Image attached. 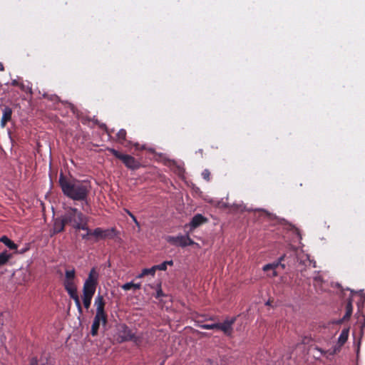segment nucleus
<instances>
[{"instance_id": "4468645a", "label": "nucleus", "mask_w": 365, "mask_h": 365, "mask_svg": "<svg viewBox=\"0 0 365 365\" xmlns=\"http://www.w3.org/2000/svg\"><path fill=\"white\" fill-rule=\"evenodd\" d=\"M11 85L19 86L20 89L25 93H32V88L29 82L24 83L23 81H19L18 79H14L11 81Z\"/></svg>"}, {"instance_id": "2eb2a0df", "label": "nucleus", "mask_w": 365, "mask_h": 365, "mask_svg": "<svg viewBox=\"0 0 365 365\" xmlns=\"http://www.w3.org/2000/svg\"><path fill=\"white\" fill-rule=\"evenodd\" d=\"M279 265H280L279 262L267 264L263 267V270L268 272L267 275L269 277H274L277 276V273L275 269Z\"/></svg>"}, {"instance_id": "c85d7f7f", "label": "nucleus", "mask_w": 365, "mask_h": 365, "mask_svg": "<svg viewBox=\"0 0 365 365\" xmlns=\"http://www.w3.org/2000/svg\"><path fill=\"white\" fill-rule=\"evenodd\" d=\"M200 327L204 329H218V323L202 324Z\"/></svg>"}, {"instance_id": "c756f323", "label": "nucleus", "mask_w": 365, "mask_h": 365, "mask_svg": "<svg viewBox=\"0 0 365 365\" xmlns=\"http://www.w3.org/2000/svg\"><path fill=\"white\" fill-rule=\"evenodd\" d=\"M100 324H101L99 323H96L95 322H93L91 331V333L93 336L97 335Z\"/></svg>"}, {"instance_id": "cd10ccee", "label": "nucleus", "mask_w": 365, "mask_h": 365, "mask_svg": "<svg viewBox=\"0 0 365 365\" xmlns=\"http://www.w3.org/2000/svg\"><path fill=\"white\" fill-rule=\"evenodd\" d=\"M76 271L75 269H67L65 272V278L70 279H75Z\"/></svg>"}, {"instance_id": "393cba45", "label": "nucleus", "mask_w": 365, "mask_h": 365, "mask_svg": "<svg viewBox=\"0 0 365 365\" xmlns=\"http://www.w3.org/2000/svg\"><path fill=\"white\" fill-rule=\"evenodd\" d=\"M93 322L106 325L107 323V315L96 314Z\"/></svg>"}, {"instance_id": "58836bf2", "label": "nucleus", "mask_w": 365, "mask_h": 365, "mask_svg": "<svg viewBox=\"0 0 365 365\" xmlns=\"http://www.w3.org/2000/svg\"><path fill=\"white\" fill-rule=\"evenodd\" d=\"M4 71V64L0 62V71Z\"/></svg>"}, {"instance_id": "79ce46f5", "label": "nucleus", "mask_w": 365, "mask_h": 365, "mask_svg": "<svg viewBox=\"0 0 365 365\" xmlns=\"http://www.w3.org/2000/svg\"><path fill=\"white\" fill-rule=\"evenodd\" d=\"M81 121H82V123H86V119H83H83L81 120Z\"/></svg>"}, {"instance_id": "39448f33", "label": "nucleus", "mask_w": 365, "mask_h": 365, "mask_svg": "<svg viewBox=\"0 0 365 365\" xmlns=\"http://www.w3.org/2000/svg\"><path fill=\"white\" fill-rule=\"evenodd\" d=\"M98 274L95 268H92L88 274V278L86 279L83 287V294L93 297L96 286L98 284Z\"/></svg>"}, {"instance_id": "412c9836", "label": "nucleus", "mask_w": 365, "mask_h": 365, "mask_svg": "<svg viewBox=\"0 0 365 365\" xmlns=\"http://www.w3.org/2000/svg\"><path fill=\"white\" fill-rule=\"evenodd\" d=\"M132 341L134 342V344L138 346H141L143 345L144 342H145V338H144V336L143 334H140V335H138V336H135L134 334H133L132 336V339L131 340Z\"/></svg>"}, {"instance_id": "ddd939ff", "label": "nucleus", "mask_w": 365, "mask_h": 365, "mask_svg": "<svg viewBox=\"0 0 365 365\" xmlns=\"http://www.w3.org/2000/svg\"><path fill=\"white\" fill-rule=\"evenodd\" d=\"M206 221L207 219L204 217L202 215L197 214L195 215L189 223L190 230H192L195 229L196 227H199Z\"/></svg>"}, {"instance_id": "2f4dec72", "label": "nucleus", "mask_w": 365, "mask_h": 365, "mask_svg": "<svg viewBox=\"0 0 365 365\" xmlns=\"http://www.w3.org/2000/svg\"><path fill=\"white\" fill-rule=\"evenodd\" d=\"M202 178L206 180L207 181H210V172L209 170L205 169L202 173Z\"/></svg>"}, {"instance_id": "aec40b11", "label": "nucleus", "mask_w": 365, "mask_h": 365, "mask_svg": "<svg viewBox=\"0 0 365 365\" xmlns=\"http://www.w3.org/2000/svg\"><path fill=\"white\" fill-rule=\"evenodd\" d=\"M12 255L7 251H4L0 253V267L6 264L11 258Z\"/></svg>"}, {"instance_id": "72a5a7b5", "label": "nucleus", "mask_w": 365, "mask_h": 365, "mask_svg": "<svg viewBox=\"0 0 365 365\" xmlns=\"http://www.w3.org/2000/svg\"><path fill=\"white\" fill-rule=\"evenodd\" d=\"M136 150H143L147 149L145 145H140L138 143H135L133 144Z\"/></svg>"}, {"instance_id": "6ab92c4d", "label": "nucleus", "mask_w": 365, "mask_h": 365, "mask_svg": "<svg viewBox=\"0 0 365 365\" xmlns=\"http://www.w3.org/2000/svg\"><path fill=\"white\" fill-rule=\"evenodd\" d=\"M126 130L124 129H120L117 133V138L120 143L124 145L125 147H128V145L130 144V142H127V144H125L124 142L126 141Z\"/></svg>"}, {"instance_id": "b1692460", "label": "nucleus", "mask_w": 365, "mask_h": 365, "mask_svg": "<svg viewBox=\"0 0 365 365\" xmlns=\"http://www.w3.org/2000/svg\"><path fill=\"white\" fill-rule=\"evenodd\" d=\"M155 265L153 266L151 268H148V269H143L142 270V272L141 274H140L138 277V278H142L143 277L145 276V275H148V274H150L152 276H154L155 275Z\"/></svg>"}, {"instance_id": "a211bd4d", "label": "nucleus", "mask_w": 365, "mask_h": 365, "mask_svg": "<svg viewBox=\"0 0 365 365\" xmlns=\"http://www.w3.org/2000/svg\"><path fill=\"white\" fill-rule=\"evenodd\" d=\"M0 242L4 243L10 250H16L18 248L17 245L5 235L0 238Z\"/></svg>"}, {"instance_id": "f8f14e48", "label": "nucleus", "mask_w": 365, "mask_h": 365, "mask_svg": "<svg viewBox=\"0 0 365 365\" xmlns=\"http://www.w3.org/2000/svg\"><path fill=\"white\" fill-rule=\"evenodd\" d=\"M94 305L96 307V314L107 315L105 312L106 302H105V300L102 295L98 294L96 297L95 302H94Z\"/></svg>"}, {"instance_id": "f704fd0d", "label": "nucleus", "mask_w": 365, "mask_h": 365, "mask_svg": "<svg viewBox=\"0 0 365 365\" xmlns=\"http://www.w3.org/2000/svg\"><path fill=\"white\" fill-rule=\"evenodd\" d=\"M51 100L53 101H59V98L58 96L54 95L51 97Z\"/></svg>"}, {"instance_id": "7ed1b4c3", "label": "nucleus", "mask_w": 365, "mask_h": 365, "mask_svg": "<svg viewBox=\"0 0 365 365\" xmlns=\"http://www.w3.org/2000/svg\"><path fill=\"white\" fill-rule=\"evenodd\" d=\"M349 333V328L342 329L338 338L336 344L328 350H324L318 346L315 347L314 349L319 351L322 355L325 356L327 358H329V356H334L340 352L341 347L344 346V344L346 342L348 339Z\"/></svg>"}, {"instance_id": "1a4fd4ad", "label": "nucleus", "mask_w": 365, "mask_h": 365, "mask_svg": "<svg viewBox=\"0 0 365 365\" xmlns=\"http://www.w3.org/2000/svg\"><path fill=\"white\" fill-rule=\"evenodd\" d=\"M235 322V319H227L222 323H218V329L221 330L225 335L230 336L232 334V325Z\"/></svg>"}, {"instance_id": "0eeeda50", "label": "nucleus", "mask_w": 365, "mask_h": 365, "mask_svg": "<svg viewBox=\"0 0 365 365\" xmlns=\"http://www.w3.org/2000/svg\"><path fill=\"white\" fill-rule=\"evenodd\" d=\"M166 240L170 244L175 246H180L185 247L189 245H192L195 242L189 237L186 235H178V236H168Z\"/></svg>"}, {"instance_id": "c03bdc74", "label": "nucleus", "mask_w": 365, "mask_h": 365, "mask_svg": "<svg viewBox=\"0 0 365 365\" xmlns=\"http://www.w3.org/2000/svg\"><path fill=\"white\" fill-rule=\"evenodd\" d=\"M68 106H69V107H71L72 108H73V106L71 103H68Z\"/></svg>"}, {"instance_id": "a19ab883", "label": "nucleus", "mask_w": 365, "mask_h": 365, "mask_svg": "<svg viewBox=\"0 0 365 365\" xmlns=\"http://www.w3.org/2000/svg\"><path fill=\"white\" fill-rule=\"evenodd\" d=\"M100 126H101V128H106V124H102V125H101Z\"/></svg>"}, {"instance_id": "7c9ffc66", "label": "nucleus", "mask_w": 365, "mask_h": 365, "mask_svg": "<svg viewBox=\"0 0 365 365\" xmlns=\"http://www.w3.org/2000/svg\"><path fill=\"white\" fill-rule=\"evenodd\" d=\"M231 209L232 210L243 212L245 210V206L243 205L233 204L231 206Z\"/></svg>"}, {"instance_id": "9d476101", "label": "nucleus", "mask_w": 365, "mask_h": 365, "mask_svg": "<svg viewBox=\"0 0 365 365\" xmlns=\"http://www.w3.org/2000/svg\"><path fill=\"white\" fill-rule=\"evenodd\" d=\"M133 334L132 331L126 325H120L118 329V338L120 342L131 340Z\"/></svg>"}, {"instance_id": "37998d69", "label": "nucleus", "mask_w": 365, "mask_h": 365, "mask_svg": "<svg viewBox=\"0 0 365 365\" xmlns=\"http://www.w3.org/2000/svg\"><path fill=\"white\" fill-rule=\"evenodd\" d=\"M198 152L200 153V155H202V149H200V150H198Z\"/></svg>"}, {"instance_id": "f03ea898", "label": "nucleus", "mask_w": 365, "mask_h": 365, "mask_svg": "<svg viewBox=\"0 0 365 365\" xmlns=\"http://www.w3.org/2000/svg\"><path fill=\"white\" fill-rule=\"evenodd\" d=\"M66 225H70L76 230H87L88 217L76 207H68L63 215Z\"/></svg>"}, {"instance_id": "bb28decb", "label": "nucleus", "mask_w": 365, "mask_h": 365, "mask_svg": "<svg viewBox=\"0 0 365 365\" xmlns=\"http://www.w3.org/2000/svg\"><path fill=\"white\" fill-rule=\"evenodd\" d=\"M92 298H93L92 296H87V295L83 294V302L84 307L86 309H88L90 307Z\"/></svg>"}, {"instance_id": "c9c22d12", "label": "nucleus", "mask_w": 365, "mask_h": 365, "mask_svg": "<svg viewBox=\"0 0 365 365\" xmlns=\"http://www.w3.org/2000/svg\"><path fill=\"white\" fill-rule=\"evenodd\" d=\"M255 211H261V212H264L266 215H269V213L268 212V211H267L264 209H255Z\"/></svg>"}, {"instance_id": "9b49d317", "label": "nucleus", "mask_w": 365, "mask_h": 365, "mask_svg": "<svg viewBox=\"0 0 365 365\" xmlns=\"http://www.w3.org/2000/svg\"><path fill=\"white\" fill-rule=\"evenodd\" d=\"M63 286L70 297L77 294V287L75 284V279L65 278L63 281Z\"/></svg>"}, {"instance_id": "5701e85b", "label": "nucleus", "mask_w": 365, "mask_h": 365, "mask_svg": "<svg viewBox=\"0 0 365 365\" xmlns=\"http://www.w3.org/2000/svg\"><path fill=\"white\" fill-rule=\"evenodd\" d=\"M141 284L140 283L134 284L132 282L125 283L121 286V288L124 290H129L130 289H140Z\"/></svg>"}, {"instance_id": "a878e982", "label": "nucleus", "mask_w": 365, "mask_h": 365, "mask_svg": "<svg viewBox=\"0 0 365 365\" xmlns=\"http://www.w3.org/2000/svg\"><path fill=\"white\" fill-rule=\"evenodd\" d=\"M70 297L72 298L74 300L76 306V307L78 309V312L80 314H81L83 310H82V307H81V302H80V299H79L78 294L72 295Z\"/></svg>"}, {"instance_id": "4c0bfd02", "label": "nucleus", "mask_w": 365, "mask_h": 365, "mask_svg": "<svg viewBox=\"0 0 365 365\" xmlns=\"http://www.w3.org/2000/svg\"><path fill=\"white\" fill-rule=\"evenodd\" d=\"M165 263L166 264V265H170L172 266L173 264V260H169V261H165Z\"/></svg>"}, {"instance_id": "4be33fe9", "label": "nucleus", "mask_w": 365, "mask_h": 365, "mask_svg": "<svg viewBox=\"0 0 365 365\" xmlns=\"http://www.w3.org/2000/svg\"><path fill=\"white\" fill-rule=\"evenodd\" d=\"M353 312V306L351 301L349 300L346 304V313L343 317L344 320H346L350 318Z\"/></svg>"}, {"instance_id": "e433bc0d", "label": "nucleus", "mask_w": 365, "mask_h": 365, "mask_svg": "<svg viewBox=\"0 0 365 365\" xmlns=\"http://www.w3.org/2000/svg\"><path fill=\"white\" fill-rule=\"evenodd\" d=\"M129 215L132 217V219L133 220V221L137 224L138 225V222L135 218V217L130 212H129Z\"/></svg>"}, {"instance_id": "ea45409f", "label": "nucleus", "mask_w": 365, "mask_h": 365, "mask_svg": "<svg viewBox=\"0 0 365 365\" xmlns=\"http://www.w3.org/2000/svg\"><path fill=\"white\" fill-rule=\"evenodd\" d=\"M148 150L150 153H154V149L153 148H148Z\"/></svg>"}, {"instance_id": "20e7f679", "label": "nucleus", "mask_w": 365, "mask_h": 365, "mask_svg": "<svg viewBox=\"0 0 365 365\" xmlns=\"http://www.w3.org/2000/svg\"><path fill=\"white\" fill-rule=\"evenodd\" d=\"M86 233L81 235V237L85 240H90L91 237H93L95 241H98L101 239L112 238L114 236L115 229H106L103 230L101 227H97L94 230L89 229L87 225Z\"/></svg>"}, {"instance_id": "f3484780", "label": "nucleus", "mask_w": 365, "mask_h": 365, "mask_svg": "<svg viewBox=\"0 0 365 365\" xmlns=\"http://www.w3.org/2000/svg\"><path fill=\"white\" fill-rule=\"evenodd\" d=\"M286 259L287 260L288 264L292 263L295 259V251H292L289 255H287V254H284L279 257L277 262L279 263L282 268L285 267V264L282 263V262L285 261Z\"/></svg>"}, {"instance_id": "dca6fc26", "label": "nucleus", "mask_w": 365, "mask_h": 365, "mask_svg": "<svg viewBox=\"0 0 365 365\" xmlns=\"http://www.w3.org/2000/svg\"><path fill=\"white\" fill-rule=\"evenodd\" d=\"M12 110L9 107H5L3 110L2 117L1 119V126L5 127L6 123L11 119Z\"/></svg>"}, {"instance_id": "423d86ee", "label": "nucleus", "mask_w": 365, "mask_h": 365, "mask_svg": "<svg viewBox=\"0 0 365 365\" xmlns=\"http://www.w3.org/2000/svg\"><path fill=\"white\" fill-rule=\"evenodd\" d=\"M107 150L116 158L120 160L128 169L137 170L140 167V162L134 157L130 155L122 154L114 148H108Z\"/></svg>"}, {"instance_id": "f257e3e1", "label": "nucleus", "mask_w": 365, "mask_h": 365, "mask_svg": "<svg viewBox=\"0 0 365 365\" xmlns=\"http://www.w3.org/2000/svg\"><path fill=\"white\" fill-rule=\"evenodd\" d=\"M63 193L68 197L88 205V197L91 190L90 182L68 180L61 173L58 180Z\"/></svg>"}, {"instance_id": "473e14b6", "label": "nucleus", "mask_w": 365, "mask_h": 365, "mask_svg": "<svg viewBox=\"0 0 365 365\" xmlns=\"http://www.w3.org/2000/svg\"><path fill=\"white\" fill-rule=\"evenodd\" d=\"M155 268L156 270L158 269V270L165 271V270L167 269V265L165 263V262H163V263H161L160 264L155 265Z\"/></svg>"}, {"instance_id": "6e6552de", "label": "nucleus", "mask_w": 365, "mask_h": 365, "mask_svg": "<svg viewBox=\"0 0 365 365\" xmlns=\"http://www.w3.org/2000/svg\"><path fill=\"white\" fill-rule=\"evenodd\" d=\"M66 225V222L64 221L63 215H62L61 217L55 218L53 220V228L50 230L51 236L63 232Z\"/></svg>"}]
</instances>
